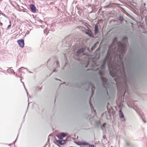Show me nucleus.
<instances>
[{"label":"nucleus","instance_id":"obj_1","mask_svg":"<svg viewBox=\"0 0 147 147\" xmlns=\"http://www.w3.org/2000/svg\"><path fill=\"white\" fill-rule=\"evenodd\" d=\"M120 65H117L118 69H115V71L114 72L111 71H109L110 75L113 77L115 76H119L120 78L123 79L126 83H128L130 86L132 85L131 82V79L130 77H127L125 74V68L123 62H121Z\"/></svg>","mask_w":147,"mask_h":147},{"label":"nucleus","instance_id":"obj_2","mask_svg":"<svg viewBox=\"0 0 147 147\" xmlns=\"http://www.w3.org/2000/svg\"><path fill=\"white\" fill-rule=\"evenodd\" d=\"M104 72L101 70H99L98 72L95 74L92 79V81L93 82L97 87L102 85L104 88L105 91V93L106 98H108L109 96L107 91V89L105 86L107 85V80L104 76Z\"/></svg>","mask_w":147,"mask_h":147},{"label":"nucleus","instance_id":"obj_3","mask_svg":"<svg viewBox=\"0 0 147 147\" xmlns=\"http://www.w3.org/2000/svg\"><path fill=\"white\" fill-rule=\"evenodd\" d=\"M122 48L119 47L118 49V51H119V58L121 60H122L124 54L125 52L126 48L125 47V45L123 44L122 45Z\"/></svg>","mask_w":147,"mask_h":147},{"label":"nucleus","instance_id":"obj_4","mask_svg":"<svg viewBox=\"0 0 147 147\" xmlns=\"http://www.w3.org/2000/svg\"><path fill=\"white\" fill-rule=\"evenodd\" d=\"M96 117H93L94 120V123L97 127H100L101 129H103V128H106L105 126L107 125L106 123H104L103 124H101L99 120H96Z\"/></svg>","mask_w":147,"mask_h":147},{"label":"nucleus","instance_id":"obj_5","mask_svg":"<svg viewBox=\"0 0 147 147\" xmlns=\"http://www.w3.org/2000/svg\"><path fill=\"white\" fill-rule=\"evenodd\" d=\"M87 83L88 86V88L86 89V90L88 91L90 88H91V90L92 94L90 96V99H91L93 96L94 91L95 89V87L94 86L93 83L91 81H87Z\"/></svg>","mask_w":147,"mask_h":147},{"label":"nucleus","instance_id":"obj_6","mask_svg":"<svg viewBox=\"0 0 147 147\" xmlns=\"http://www.w3.org/2000/svg\"><path fill=\"white\" fill-rule=\"evenodd\" d=\"M122 40L123 42L120 44H118L119 47L122 48V45L123 44L125 45V47L126 48V44L127 42V38L126 36H124Z\"/></svg>","mask_w":147,"mask_h":147},{"label":"nucleus","instance_id":"obj_7","mask_svg":"<svg viewBox=\"0 0 147 147\" xmlns=\"http://www.w3.org/2000/svg\"><path fill=\"white\" fill-rule=\"evenodd\" d=\"M67 141V140H56L55 143L57 144H59L61 145H63L66 144V142Z\"/></svg>","mask_w":147,"mask_h":147},{"label":"nucleus","instance_id":"obj_8","mask_svg":"<svg viewBox=\"0 0 147 147\" xmlns=\"http://www.w3.org/2000/svg\"><path fill=\"white\" fill-rule=\"evenodd\" d=\"M85 33L88 35L89 37H92V38H94L93 36V34L91 31L88 29H87L85 30Z\"/></svg>","mask_w":147,"mask_h":147},{"label":"nucleus","instance_id":"obj_9","mask_svg":"<svg viewBox=\"0 0 147 147\" xmlns=\"http://www.w3.org/2000/svg\"><path fill=\"white\" fill-rule=\"evenodd\" d=\"M68 135L67 133H61L59 135L57 136V137L60 140H62L63 138Z\"/></svg>","mask_w":147,"mask_h":147},{"label":"nucleus","instance_id":"obj_10","mask_svg":"<svg viewBox=\"0 0 147 147\" xmlns=\"http://www.w3.org/2000/svg\"><path fill=\"white\" fill-rule=\"evenodd\" d=\"M17 42L20 47L22 48L24 45V40L23 39H20L18 40Z\"/></svg>","mask_w":147,"mask_h":147},{"label":"nucleus","instance_id":"obj_11","mask_svg":"<svg viewBox=\"0 0 147 147\" xmlns=\"http://www.w3.org/2000/svg\"><path fill=\"white\" fill-rule=\"evenodd\" d=\"M119 116L122 119V121H125V119L124 117L123 113L121 110H120L119 111Z\"/></svg>","mask_w":147,"mask_h":147},{"label":"nucleus","instance_id":"obj_12","mask_svg":"<svg viewBox=\"0 0 147 147\" xmlns=\"http://www.w3.org/2000/svg\"><path fill=\"white\" fill-rule=\"evenodd\" d=\"M85 50V49L84 47H82L78 49L77 51V53L78 54H80L81 53H84Z\"/></svg>","mask_w":147,"mask_h":147},{"label":"nucleus","instance_id":"obj_13","mask_svg":"<svg viewBox=\"0 0 147 147\" xmlns=\"http://www.w3.org/2000/svg\"><path fill=\"white\" fill-rule=\"evenodd\" d=\"M94 32L95 34H97L99 32L98 26L97 24H96L95 25Z\"/></svg>","mask_w":147,"mask_h":147},{"label":"nucleus","instance_id":"obj_14","mask_svg":"<svg viewBox=\"0 0 147 147\" xmlns=\"http://www.w3.org/2000/svg\"><path fill=\"white\" fill-rule=\"evenodd\" d=\"M30 9L33 12H35L36 9L35 6L33 4L31 5Z\"/></svg>","mask_w":147,"mask_h":147},{"label":"nucleus","instance_id":"obj_15","mask_svg":"<svg viewBox=\"0 0 147 147\" xmlns=\"http://www.w3.org/2000/svg\"><path fill=\"white\" fill-rule=\"evenodd\" d=\"M106 64L105 61H104L103 63L100 66L101 69L102 70H104L105 69V65Z\"/></svg>","mask_w":147,"mask_h":147},{"label":"nucleus","instance_id":"obj_16","mask_svg":"<svg viewBox=\"0 0 147 147\" xmlns=\"http://www.w3.org/2000/svg\"><path fill=\"white\" fill-rule=\"evenodd\" d=\"M125 143L127 146L128 147H132V145L129 141H126Z\"/></svg>","mask_w":147,"mask_h":147},{"label":"nucleus","instance_id":"obj_17","mask_svg":"<svg viewBox=\"0 0 147 147\" xmlns=\"http://www.w3.org/2000/svg\"><path fill=\"white\" fill-rule=\"evenodd\" d=\"M119 20L121 22L123 21L124 20V18L122 16H120L119 17Z\"/></svg>","mask_w":147,"mask_h":147},{"label":"nucleus","instance_id":"obj_18","mask_svg":"<svg viewBox=\"0 0 147 147\" xmlns=\"http://www.w3.org/2000/svg\"><path fill=\"white\" fill-rule=\"evenodd\" d=\"M21 68H24L25 69H26L27 71H28V68H25V67H21V68H20L18 70V71L19 72H20V69H21Z\"/></svg>","mask_w":147,"mask_h":147},{"label":"nucleus","instance_id":"obj_19","mask_svg":"<svg viewBox=\"0 0 147 147\" xmlns=\"http://www.w3.org/2000/svg\"><path fill=\"white\" fill-rule=\"evenodd\" d=\"M90 106H91V109L92 111H95V110H94V107L92 106V104H91V103H90Z\"/></svg>","mask_w":147,"mask_h":147},{"label":"nucleus","instance_id":"obj_20","mask_svg":"<svg viewBox=\"0 0 147 147\" xmlns=\"http://www.w3.org/2000/svg\"><path fill=\"white\" fill-rule=\"evenodd\" d=\"M77 144L80 146H83V142H77Z\"/></svg>","mask_w":147,"mask_h":147},{"label":"nucleus","instance_id":"obj_21","mask_svg":"<svg viewBox=\"0 0 147 147\" xmlns=\"http://www.w3.org/2000/svg\"><path fill=\"white\" fill-rule=\"evenodd\" d=\"M89 145V144L88 143L85 142H83V146L84 145Z\"/></svg>","mask_w":147,"mask_h":147},{"label":"nucleus","instance_id":"obj_22","mask_svg":"<svg viewBox=\"0 0 147 147\" xmlns=\"http://www.w3.org/2000/svg\"><path fill=\"white\" fill-rule=\"evenodd\" d=\"M115 40H117V39L116 38H114L113 40V43L112 44V45L114 46L115 45Z\"/></svg>","mask_w":147,"mask_h":147},{"label":"nucleus","instance_id":"obj_23","mask_svg":"<svg viewBox=\"0 0 147 147\" xmlns=\"http://www.w3.org/2000/svg\"><path fill=\"white\" fill-rule=\"evenodd\" d=\"M55 63L57 65V67H58L59 66V62L58 61H56Z\"/></svg>","mask_w":147,"mask_h":147},{"label":"nucleus","instance_id":"obj_24","mask_svg":"<svg viewBox=\"0 0 147 147\" xmlns=\"http://www.w3.org/2000/svg\"><path fill=\"white\" fill-rule=\"evenodd\" d=\"M22 83H23V85H24V88H25V90H26V92H27V96H28V93L27 91V90H26V88H25V86L24 85V83H23V82Z\"/></svg>","mask_w":147,"mask_h":147},{"label":"nucleus","instance_id":"obj_25","mask_svg":"<svg viewBox=\"0 0 147 147\" xmlns=\"http://www.w3.org/2000/svg\"><path fill=\"white\" fill-rule=\"evenodd\" d=\"M89 147H95V146L93 145H89Z\"/></svg>","mask_w":147,"mask_h":147},{"label":"nucleus","instance_id":"obj_26","mask_svg":"<svg viewBox=\"0 0 147 147\" xmlns=\"http://www.w3.org/2000/svg\"><path fill=\"white\" fill-rule=\"evenodd\" d=\"M10 71L11 72L13 73L14 74H15V73L13 71V70L12 69H10Z\"/></svg>","mask_w":147,"mask_h":147},{"label":"nucleus","instance_id":"obj_27","mask_svg":"<svg viewBox=\"0 0 147 147\" xmlns=\"http://www.w3.org/2000/svg\"><path fill=\"white\" fill-rule=\"evenodd\" d=\"M11 27V25H9L8 26V27H7V29H9V28H10V27Z\"/></svg>","mask_w":147,"mask_h":147},{"label":"nucleus","instance_id":"obj_28","mask_svg":"<svg viewBox=\"0 0 147 147\" xmlns=\"http://www.w3.org/2000/svg\"><path fill=\"white\" fill-rule=\"evenodd\" d=\"M9 24H10L9 25H11V22L10 20H9Z\"/></svg>","mask_w":147,"mask_h":147},{"label":"nucleus","instance_id":"obj_29","mask_svg":"<svg viewBox=\"0 0 147 147\" xmlns=\"http://www.w3.org/2000/svg\"><path fill=\"white\" fill-rule=\"evenodd\" d=\"M28 72H29V73H32V72H31V71H29L28 70Z\"/></svg>","mask_w":147,"mask_h":147},{"label":"nucleus","instance_id":"obj_30","mask_svg":"<svg viewBox=\"0 0 147 147\" xmlns=\"http://www.w3.org/2000/svg\"><path fill=\"white\" fill-rule=\"evenodd\" d=\"M56 71V70L55 69H54V70H53V72H55Z\"/></svg>","mask_w":147,"mask_h":147},{"label":"nucleus","instance_id":"obj_31","mask_svg":"<svg viewBox=\"0 0 147 147\" xmlns=\"http://www.w3.org/2000/svg\"><path fill=\"white\" fill-rule=\"evenodd\" d=\"M12 144H8V145H9V146H11V145Z\"/></svg>","mask_w":147,"mask_h":147},{"label":"nucleus","instance_id":"obj_32","mask_svg":"<svg viewBox=\"0 0 147 147\" xmlns=\"http://www.w3.org/2000/svg\"><path fill=\"white\" fill-rule=\"evenodd\" d=\"M144 5L145 6L146 5V3H144Z\"/></svg>","mask_w":147,"mask_h":147},{"label":"nucleus","instance_id":"obj_33","mask_svg":"<svg viewBox=\"0 0 147 147\" xmlns=\"http://www.w3.org/2000/svg\"><path fill=\"white\" fill-rule=\"evenodd\" d=\"M16 140L15 141L13 142V143H15V142H16Z\"/></svg>","mask_w":147,"mask_h":147},{"label":"nucleus","instance_id":"obj_34","mask_svg":"<svg viewBox=\"0 0 147 147\" xmlns=\"http://www.w3.org/2000/svg\"><path fill=\"white\" fill-rule=\"evenodd\" d=\"M29 104H30V103H28V106L29 105Z\"/></svg>","mask_w":147,"mask_h":147},{"label":"nucleus","instance_id":"obj_35","mask_svg":"<svg viewBox=\"0 0 147 147\" xmlns=\"http://www.w3.org/2000/svg\"><path fill=\"white\" fill-rule=\"evenodd\" d=\"M128 106H129V107H130V106H129V105H128Z\"/></svg>","mask_w":147,"mask_h":147},{"label":"nucleus","instance_id":"obj_36","mask_svg":"<svg viewBox=\"0 0 147 147\" xmlns=\"http://www.w3.org/2000/svg\"><path fill=\"white\" fill-rule=\"evenodd\" d=\"M56 80H57V78H56Z\"/></svg>","mask_w":147,"mask_h":147},{"label":"nucleus","instance_id":"obj_37","mask_svg":"<svg viewBox=\"0 0 147 147\" xmlns=\"http://www.w3.org/2000/svg\"><path fill=\"white\" fill-rule=\"evenodd\" d=\"M1 16V13H0V16Z\"/></svg>","mask_w":147,"mask_h":147},{"label":"nucleus","instance_id":"obj_38","mask_svg":"<svg viewBox=\"0 0 147 147\" xmlns=\"http://www.w3.org/2000/svg\"><path fill=\"white\" fill-rule=\"evenodd\" d=\"M111 147H113V146H111Z\"/></svg>","mask_w":147,"mask_h":147}]
</instances>
